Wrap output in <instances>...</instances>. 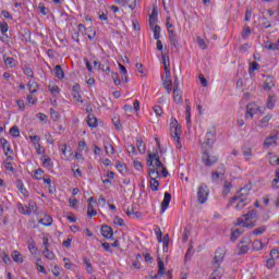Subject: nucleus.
<instances>
[{"label": "nucleus", "instance_id": "nucleus-9", "mask_svg": "<svg viewBox=\"0 0 279 279\" xmlns=\"http://www.w3.org/2000/svg\"><path fill=\"white\" fill-rule=\"evenodd\" d=\"M260 110V107L256 105L255 102H251L246 106V116L250 117V119H254V114Z\"/></svg>", "mask_w": 279, "mask_h": 279}, {"label": "nucleus", "instance_id": "nucleus-36", "mask_svg": "<svg viewBox=\"0 0 279 279\" xmlns=\"http://www.w3.org/2000/svg\"><path fill=\"white\" fill-rule=\"evenodd\" d=\"M83 263L85 265V269H86L87 274H93V264H90V259L84 258Z\"/></svg>", "mask_w": 279, "mask_h": 279}, {"label": "nucleus", "instance_id": "nucleus-11", "mask_svg": "<svg viewBox=\"0 0 279 279\" xmlns=\"http://www.w3.org/2000/svg\"><path fill=\"white\" fill-rule=\"evenodd\" d=\"M169 204H171V193L166 192L161 203V213H165L169 208Z\"/></svg>", "mask_w": 279, "mask_h": 279}, {"label": "nucleus", "instance_id": "nucleus-31", "mask_svg": "<svg viewBox=\"0 0 279 279\" xmlns=\"http://www.w3.org/2000/svg\"><path fill=\"white\" fill-rule=\"evenodd\" d=\"M158 276H165V262L158 257Z\"/></svg>", "mask_w": 279, "mask_h": 279}, {"label": "nucleus", "instance_id": "nucleus-8", "mask_svg": "<svg viewBox=\"0 0 279 279\" xmlns=\"http://www.w3.org/2000/svg\"><path fill=\"white\" fill-rule=\"evenodd\" d=\"M225 256H226V251L223 248H218L215 252V256H214V267H220L221 263H223Z\"/></svg>", "mask_w": 279, "mask_h": 279}, {"label": "nucleus", "instance_id": "nucleus-29", "mask_svg": "<svg viewBox=\"0 0 279 279\" xmlns=\"http://www.w3.org/2000/svg\"><path fill=\"white\" fill-rule=\"evenodd\" d=\"M87 124L89 125V128H97V118L93 114H89L87 117Z\"/></svg>", "mask_w": 279, "mask_h": 279}, {"label": "nucleus", "instance_id": "nucleus-25", "mask_svg": "<svg viewBox=\"0 0 279 279\" xmlns=\"http://www.w3.org/2000/svg\"><path fill=\"white\" fill-rule=\"evenodd\" d=\"M54 75L58 80H64V71H62V66L56 65L54 66Z\"/></svg>", "mask_w": 279, "mask_h": 279}, {"label": "nucleus", "instance_id": "nucleus-18", "mask_svg": "<svg viewBox=\"0 0 279 279\" xmlns=\"http://www.w3.org/2000/svg\"><path fill=\"white\" fill-rule=\"evenodd\" d=\"M38 223H41V226H51V223H53V218H51L49 215H45L38 220Z\"/></svg>", "mask_w": 279, "mask_h": 279}, {"label": "nucleus", "instance_id": "nucleus-42", "mask_svg": "<svg viewBox=\"0 0 279 279\" xmlns=\"http://www.w3.org/2000/svg\"><path fill=\"white\" fill-rule=\"evenodd\" d=\"M272 189H279V169L275 172V179L272 180Z\"/></svg>", "mask_w": 279, "mask_h": 279}, {"label": "nucleus", "instance_id": "nucleus-62", "mask_svg": "<svg viewBox=\"0 0 279 279\" xmlns=\"http://www.w3.org/2000/svg\"><path fill=\"white\" fill-rule=\"evenodd\" d=\"M270 256H271V258L272 259H278L279 258V252H278V248H272L271 251H270Z\"/></svg>", "mask_w": 279, "mask_h": 279}, {"label": "nucleus", "instance_id": "nucleus-1", "mask_svg": "<svg viewBox=\"0 0 279 279\" xmlns=\"http://www.w3.org/2000/svg\"><path fill=\"white\" fill-rule=\"evenodd\" d=\"M147 165L148 167H155V169H149L148 171L150 180H156L157 178H160V173L163 175V178H167L169 175V171H167V168H165L162 161H160L158 151L148 153Z\"/></svg>", "mask_w": 279, "mask_h": 279}, {"label": "nucleus", "instance_id": "nucleus-58", "mask_svg": "<svg viewBox=\"0 0 279 279\" xmlns=\"http://www.w3.org/2000/svg\"><path fill=\"white\" fill-rule=\"evenodd\" d=\"M137 149H138L140 154H145V150H146L145 143L137 142Z\"/></svg>", "mask_w": 279, "mask_h": 279}, {"label": "nucleus", "instance_id": "nucleus-4", "mask_svg": "<svg viewBox=\"0 0 279 279\" xmlns=\"http://www.w3.org/2000/svg\"><path fill=\"white\" fill-rule=\"evenodd\" d=\"M202 160L205 167H213L217 165L219 157L213 154V149H203Z\"/></svg>", "mask_w": 279, "mask_h": 279}, {"label": "nucleus", "instance_id": "nucleus-23", "mask_svg": "<svg viewBox=\"0 0 279 279\" xmlns=\"http://www.w3.org/2000/svg\"><path fill=\"white\" fill-rule=\"evenodd\" d=\"M11 256L14 260V263H23V255L19 251H13L11 253Z\"/></svg>", "mask_w": 279, "mask_h": 279}, {"label": "nucleus", "instance_id": "nucleus-30", "mask_svg": "<svg viewBox=\"0 0 279 279\" xmlns=\"http://www.w3.org/2000/svg\"><path fill=\"white\" fill-rule=\"evenodd\" d=\"M9 134L14 138H19V136H21V131L19 130V126L14 125L10 129Z\"/></svg>", "mask_w": 279, "mask_h": 279}, {"label": "nucleus", "instance_id": "nucleus-26", "mask_svg": "<svg viewBox=\"0 0 279 279\" xmlns=\"http://www.w3.org/2000/svg\"><path fill=\"white\" fill-rule=\"evenodd\" d=\"M272 116L271 114H267L266 117H264L260 121H259V128H267V125H269V121H271Z\"/></svg>", "mask_w": 279, "mask_h": 279}, {"label": "nucleus", "instance_id": "nucleus-50", "mask_svg": "<svg viewBox=\"0 0 279 279\" xmlns=\"http://www.w3.org/2000/svg\"><path fill=\"white\" fill-rule=\"evenodd\" d=\"M105 150L108 156H110V154H114V147L111 146L110 143L105 144Z\"/></svg>", "mask_w": 279, "mask_h": 279}, {"label": "nucleus", "instance_id": "nucleus-22", "mask_svg": "<svg viewBox=\"0 0 279 279\" xmlns=\"http://www.w3.org/2000/svg\"><path fill=\"white\" fill-rule=\"evenodd\" d=\"M17 210L21 213V215H32V209H29L27 206H23L21 203H17Z\"/></svg>", "mask_w": 279, "mask_h": 279}, {"label": "nucleus", "instance_id": "nucleus-37", "mask_svg": "<svg viewBox=\"0 0 279 279\" xmlns=\"http://www.w3.org/2000/svg\"><path fill=\"white\" fill-rule=\"evenodd\" d=\"M185 121L187 128H191V107H185Z\"/></svg>", "mask_w": 279, "mask_h": 279}, {"label": "nucleus", "instance_id": "nucleus-44", "mask_svg": "<svg viewBox=\"0 0 279 279\" xmlns=\"http://www.w3.org/2000/svg\"><path fill=\"white\" fill-rule=\"evenodd\" d=\"M241 234H243V231L235 229L232 231L231 233V241H236V239H239V236H241Z\"/></svg>", "mask_w": 279, "mask_h": 279}, {"label": "nucleus", "instance_id": "nucleus-21", "mask_svg": "<svg viewBox=\"0 0 279 279\" xmlns=\"http://www.w3.org/2000/svg\"><path fill=\"white\" fill-rule=\"evenodd\" d=\"M221 276H223V270L216 267V269L210 274L209 279H221Z\"/></svg>", "mask_w": 279, "mask_h": 279}, {"label": "nucleus", "instance_id": "nucleus-6", "mask_svg": "<svg viewBox=\"0 0 279 279\" xmlns=\"http://www.w3.org/2000/svg\"><path fill=\"white\" fill-rule=\"evenodd\" d=\"M197 199L199 204H206V201L208 199V185L203 183L198 186Z\"/></svg>", "mask_w": 279, "mask_h": 279}, {"label": "nucleus", "instance_id": "nucleus-12", "mask_svg": "<svg viewBox=\"0 0 279 279\" xmlns=\"http://www.w3.org/2000/svg\"><path fill=\"white\" fill-rule=\"evenodd\" d=\"M248 202L250 201L247 198H236V202L233 203L235 204V210H243V208L247 206Z\"/></svg>", "mask_w": 279, "mask_h": 279}, {"label": "nucleus", "instance_id": "nucleus-33", "mask_svg": "<svg viewBox=\"0 0 279 279\" xmlns=\"http://www.w3.org/2000/svg\"><path fill=\"white\" fill-rule=\"evenodd\" d=\"M264 232H267V226L258 227L257 229L253 230L252 234H254V236H258L264 234Z\"/></svg>", "mask_w": 279, "mask_h": 279}, {"label": "nucleus", "instance_id": "nucleus-2", "mask_svg": "<svg viewBox=\"0 0 279 279\" xmlns=\"http://www.w3.org/2000/svg\"><path fill=\"white\" fill-rule=\"evenodd\" d=\"M243 217H245L244 220L241 219V218L236 219V226H242L243 228H254V227H256V220H252V219H256V211L255 210L248 211L246 215H243Z\"/></svg>", "mask_w": 279, "mask_h": 279}, {"label": "nucleus", "instance_id": "nucleus-64", "mask_svg": "<svg viewBox=\"0 0 279 279\" xmlns=\"http://www.w3.org/2000/svg\"><path fill=\"white\" fill-rule=\"evenodd\" d=\"M269 162H270V165H279V157H277V156H272V157H270V159H269Z\"/></svg>", "mask_w": 279, "mask_h": 279}, {"label": "nucleus", "instance_id": "nucleus-57", "mask_svg": "<svg viewBox=\"0 0 279 279\" xmlns=\"http://www.w3.org/2000/svg\"><path fill=\"white\" fill-rule=\"evenodd\" d=\"M111 77L113 80V83L116 84V86H119L121 84V80H119V73H112Z\"/></svg>", "mask_w": 279, "mask_h": 279}, {"label": "nucleus", "instance_id": "nucleus-24", "mask_svg": "<svg viewBox=\"0 0 279 279\" xmlns=\"http://www.w3.org/2000/svg\"><path fill=\"white\" fill-rule=\"evenodd\" d=\"M274 106H276V94H270L267 100V108H269V110H272Z\"/></svg>", "mask_w": 279, "mask_h": 279}, {"label": "nucleus", "instance_id": "nucleus-43", "mask_svg": "<svg viewBox=\"0 0 279 279\" xmlns=\"http://www.w3.org/2000/svg\"><path fill=\"white\" fill-rule=\"evenodd\" d=\"M0 143H1L2 149H3L4 151H12V149L10 148V144L8 143V140L1 138V140H0Z\"/></svg>", "mask_w": 279, "mask_h": 279}, {"label": "nucleus", "instance_id": "nucleus-14", "mask_svg": "<svg viewBox=\"0 0 279 279\" xmlns=\"http://www.w3.org/2000/svg\"><path fill=\"white\" fill-rule=\"evenodd\" d=\"M276 86V80L271 76H267L265 83H264V90H271Z\"/></svg>", "mask_w": 279, "mask_h": 279}, {"label": "nucleus", "instance_id": "nucleus-10", "mask_svg": "<svg viewBox=\"0 0 279 279\" xmlns=\"http://www.w3.org/2000/svg\"><path fill=\"white\" fill-rule=\"evenodd\" d=\"M166 73V78L163 82V87L166 88L168 95H171V90L173 87V81L171 80V71H167Z\"/></svg>", "mask_w": 279, "mask_h": 279}, {"label": "nucleus", "instance_id": "nucleus-39", "mask_svg": "<svg viewBox=\"0 0 279 279\" xmlns=\"http://www.w3.org/2000/svg\"><path fill=\"white\" fill-rule=\"evenodd\" d=\"M173 99L177 104H180V101H182V94H180V90L178 88L173 89Z\"/></svg>", "mask_w": 279, "mask_h": 279}, {"label": "nucleus", "instance_id": "nucleus-40", "mask_svg": "<svg viewBox=\"0 0 279 279\" xmlns=\"http://www.w3.org/2000/svg\"><path fill=\"white\" fill-rule=\"evenodd\" d=\"M196 43L201 49H207L208 44H206V40H204L202 37H196Z\"/></svg>", "mask_w": 279, "mask_h": 279}, {"label": "nucleus", "instance_id": "nucleus-38", "mask_svg": "<svg viewBox=\"0 0 279 279\" xmlns=\"http://www.w3.org/2000/svg\"><path fill=\"white\" fill-rule=\"evenodd\" d=\"M156 16H158V13L156 10L153 11L151 15L149 16V26L156 27Z\"/></svg>", "mask_w": 279, "mask_h": 279}, {"label": "nucleus", "instance_id": "nucleus-52", "mask_svg": "<svg viewBox=\"0 0 279 279\" xmlns=\"http://www.w3.org/2000/svg\"><path fill=\"white\" fill-rule=\"evenodd\" d=\"M34 147L39 156L45 154V147H43L40 143H36Z\"/></svg>", "mask_w": 279, "mask_h": 279}, {"label": "nucleus", "instance_id": "nucleus-3", "mask_svg": "<svg viewBox=\"0 0 279 279\" xmlns=\"http://www.w3.org/2000/svg\"><path fill=\"white\" fill-rule=\"evenodd\" d=\"M252 191V183L248 182L243 187H241L235 195L230 199L228 203V206H234L236 199H247V196L250 195V192Z\"/></svg>", "mask_w": 279, "mask_h": 279}, {"label": "nucleus", "instance_id": "nucleus-51", "mask_svg": "<svg viewBox=\"0 0 279 279\" xmlns=\"http://www.w3.org/2000/svg\"><path fill=\"white\" fill-rule=\"evenodd\" d=\"M163 252H169V234H166L163 238Z\"/></svg>", "mask_w": 279, "mask_h": 279}, {"label": "nucleus", "instance_id": "nucleus-56", "mask_svg": "<svg viewBox=\"0 0 279 279\" xmlns=\"http://www.w3.org/2000/svg\"><path fill=\"white\" fill-rule=\"evenodd\" d=\"M49 90L52 95H59L60 94V87L58 85L49 86Z\"/></svg>", "mask_w": 279, "mask_h": 279}, {"label": "nucleus", "instance_id": "nucleus-5", "mask_svg": "<svg viewBox=\"0 0 279 279\" xmlns=\"http://www.w3.org/2000/svg\"><path fill=\"white\" fill-rule=\"evenodd\" d=\"M217 136V131L211 129L206 133L205 142L202 144V149H213V145H215V137Z\"/></svg>", "mask_w": 279, "mask_h": 279}, {"label": "nucleus", "instance_id": "nucleus-34", "mask_svg": "<svg viewBox=\"0 0 279 279\" xmlns=\"http://www.w3.org/2000/svg\"><path fill=\"white\" fill-rule=\"evenodd\" d=\"M266 49H268L269 51H279V39L277 40V43L267 44Z\"/></svg>", "mask_w": 279, "mask_h": 279}, {"label": "nucleus", "instance_id": "nucleus-32", "mask_svg": "<svg viewBox=\"0 0 279 279\" xmlns=\"http://www.w3.org/2000/svg\"><path fill=\"white\" fill-rule=\"evenodd\" d=\"M238 254L241 255V254H247L250 247H247L246 244H243V242H240V244L238 245Z\"/></svg>", "mask_w": 279, "mask_h": 279}, {"label": "nucleus", "instance_id": "nucleus-48", "mask_svg": "<svg viewBox=\"0 0 279 279\" xmlns=\"http://www.w3.org/2000/svg\"><path fill=\"white\" fill-rule=\"evenodd\" d=\"M189 236H191V230L185 228L182 235V242L186 243V241H189Z\"/></svg>", "mask_w": 279, "mask_h": 279}, {"label": "nucleus", "instance_id": "nucleus-7", "mask_svg": "<svg viewBox=\"0 0 279 279\" xmlns=\"http://www.w3.org/2000/svg\"><path fill=\"white\" fill-rule=\"evenodd\" d=\"M170 134L174 140L177 149H182V143L180 142V135L182 134V129L180 126H175L171 129Z\"/></svg>", "mask_w": 279, "mask_h": 279}, {"label": "nucleus", "instance_id": "nucleus-15", "mask_svg": "<svg viewBox=\"0 0 279 279\" xmlns=\"http://www.w3.org/2000/svg\"><path fill=\"white\" fill-rule=\"evenodd\" d=\"M16 187L22 193V195H24V197H29V192H27V189H25V185L21 179L16 180Z\"/></svg>", "mask_w": 279, "mask_h": 279}, {"label": "nucleus", "instance_id": "nucleus-47", "mask_svg": "<svg viewBox=\"0 0 279 279\" xmlns=\"http://www.w3.org/2000/svg\"><path fill=\"white\" fill-rule=\"evenodd\" d=\"M138 0H124V3L129 5L130 10H136V3Z\"/></svg>", "mask_w": 279, "mask_h": 279}, {"label": "nucleus", "instance_id": "nucleus-16", "mask_svg": "<svg viewBox=\"0 0 279 279\" xmlns=\"http://www.w3.org/2000/svg\"><path fill=\"white\" fill-rule=\"evenodd\" d=\"M168 36L170 39V44L174 47H178V35L175 34V31L168 29Z\"/></svg>", "mask_w": 279, "mask_h": 279}, {"label": "nucleus", "instance_id": "nucleus-45", "mask_svg": "<svg viewBox=\"0 0 279 279\" xmlns=\"http://www.w3.org/2000/svg\"><path fill=\"white\" fill-rule=\"evenodd\" d=\"M116 168L118 169V171L120 172V173H125V171H126V167H125V163H121V161H117L116 162Z\"/></svg>", "mask_w": 279, "mask_h": 279}, {"label": "nucleus", "instance_id": "nucleus-27", "mask_svg": "<svg viewBox=\"0 0 279 279\" xmlns=\"http://www.w3.org/2000/svg\"><path fill=\"white\" fill-rule=\"evenodd\" d=\"M161 58H162V62H163L165 73H167V71H171V70H169V66H171V64L169 62V56L162 53Z\"/></svg>", "mask_w": 279, "mask_h": 279}, {"label": "nucleus", "instance_id": "nucleus-60", "mask_svg": "<svg viewBox=\"0 0 279 279\" xmlns=\"http://www.w3.org/2000/svg\"><path fill=\"white\" fill-rule=\"evenodd\" d=\"M135 71H136L137 73L142 74V75L145 74V71H144V69H143V64H142V63H136V64H135Z\"/></svg>", "mask_w": 279, "mask_h": 279}, {"label": "nucleus", "instance_id": "nucleus-61", "mask_svg": "<svg viewBox=\"0 0 279 279\" xmlns=\"http://www.w3.org/2000/svg\"><path fill=\"white\" fill-rule=\"evenodd\" d=\"M254 250H263V242L260 240H255L253 242Z\"/></svg>", "mask_w": 279, "mask_h": 279}, {"label": "nucleus", "instance_id": "nucleus-55", "mask_svg": "<svg viewBox=\"0 0 279 279\" xmlns=\"http://www.w3.org/2000/svg\"><path fill=\"white\" fill-rule=\"evenodd\" d=\"M113 223H114L116 226H125V221H124L122 218H119V216H116V217L113 218Z\"/></svg>", "mask_w": 279, "mask_h": 279}, {"label": "nucleus", "instance_id": "nucleus-13", "mask_svg": "<svg viewBox=\"0 0 279 279\" xmlns=\"http://www.w3.org/2000/svg\"><path fill=\"white\" fill-rule=\"evenodd\" d=\"M101 234L105 236V239H112V228H110L108 225H105L101 227Z\"/></svg>", "mask_w": 279, "mask_h": 279}, {"label": "nucleus", "instance_id": "nucleus-59", "mask_svg": "<svg viewBox=\"0 0 279 279\" xmlns=\"http://www.w3.org/2000/svg\"><path fill=\"white\" fill-rule=\"evenodd\" d=\"M254 71H258V63L256 62L250 64L248 73H254Z\"/></svg>", "mask_w": 279, "mask_h": 279}, {"label": "nucleus", "instance_id": "nucleus-20", "mask_svg": "<svg viewBox=\"0 0 279 279\" xmlns=\"http://www.w3.org/2000/svg\"><path fill=\"white\" fill-rule=\"evenodd\" d=\"M27 87L31 95H34V93H38V83H36V81H29Z\"/></svg>", "mask_w": 279, "mask_h": 279}, {"label": "nucleus", "instance_id": "nucleus-46", "mask_svg": "<svg viewBox=\"0 0 279 279\" xmlns=\"http://www.w3.org/2000/svg\"><path fill=\"white\" fill-rule=\"evenodd\" d=\"M44 255L48 258V260H53V258H56V255L53 252L49 251V247L45 248Z\"/></svg>", "mask_w": 279, "mask_h": 279}, {"label": "nucleus", "instance_id": "nucleus-41", "mask_svg": "<svg viewBox=\"0 0 279 279\" xmlns=\"http://www.w3.org/2000/svg\"><path fill=\"white\" fill-rule=\"evenodd\" d=\"M154 32V38L155 40H160V27L158 25H155L150 27Z\"/></svg>", "mask_w": 279, "mask_h": 279}, {"label": "nucleus", "instance_id": "nucleus-35", "mask_svg": "<svg viewBox=\"0 0 279 279\" xmlns=\"http://www.w3.org/2000/svg\"><path fill=\"white\" fill-rule=\"evenodd\" d=\"M97 215V210L93 206V203H89L87 206V217H95Z\"/></svg>", "mask_w": 279, "mask_h": 279}, {"label": "nucleus", "instance_id": "nucleus-54", "mask_svg": "<svg viewBox=\"0 0 279 279\" xmlns=\"http://www.w3.org/2000/svg\"><path fill=\"white\" fill-rule=\"evenodd\" d=\"M43 173H44V171H43V169H37L36 171H35V174H34V180H43Z\"/></svg>", "mask_w": 279, "mask_h": 279}, {"label": "nucleus", "instance_id": "nucleus-17", "mask_svg": "<svg viewBox=\"0 0 279 279\" xmlns=\"http://www.w3.org/2000/svg\"><path fill=\"white\" fill-rule=\"evenodd\" d=\"M276 141H278V135H269L265 140L264 146L265 147H271V145H276Z\"/></svg>", "mask_w": 279, "mask_h": 279}, {"label": "nucleus", "instance_id": "nucleus-63", "mask_svg": "<svg viewBox=\"0 0 279 279\" xmlns=\"http://www.w3.org/2000/svg\"><path fill=\"white\" fill-rule=\"evenodd\" d=\"M85 149H87L86 142L80 141L78 142V151H85Z\"/></svg>", "mask_w": 279, "mask_h": 279}, {"label": "nucleus", "instance_id": "nucleus-53", "mask_svg": "<svg viewBox=\"0 0 279 279\" xmlns=\"http://www.w3.org/2000/svg\"><path fill=\"white\" fill-rule=\"evenodd\" d=\"M250 34H252V29H250V26H244L242 31V38H248Z\"/></svg>", "mask_w": 279, "mask_h": 279}, {"label": "nucleus", "instance_id": "nucleus-49", "mask_svg": "<svg viewBox=\"0 0 279 279\" xmlns=\"http://www.w3.org/2000/svg\"><path fill=\"white\" fill-rule=\"evenodd\" d=\"M158 186H160V183L156 179H150V189L151 191H158Z\"/></svg>", "mask_w": 279, "mask_h": 279}, {"label": "nucleus", "instance_id": "nucleus-28", "mask_svg": "<svg viewBox=\"0 0 279 279\" xmlns=\"http://www.w3.org/2000/svg\"><path fill=\"white\" fill-rule=\"evenodd\" d=\"M223 172L215 171L211 173V180L213 182H219V180H223Z\"/></svg>", "mask_w": 279, "mask_h": 279}, {"label": "nucleus", "instance_id": "nucleus-19", "mask_svg": "<svg viewBox=\"0 0 279 279\" xmlns=\"http://www.w3.org/2000/svg\"><path fill=\"white\" fill-rule=\"evenodd\" d=\"M4 64L5 66H8V69H14V66H16V60H14V58L12 57H4Z\"/></svg>", "mask_w": 279, "mask_h": 279}]
</instances>
